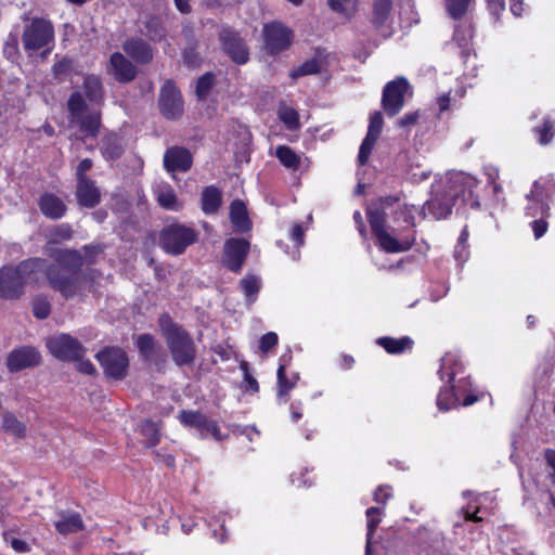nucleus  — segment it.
<instances>
[{
  "label": "nucleus",
  "mask_w": 555,
  "mask_h": 555,
  "mask_svg": "<svg viewBox=\"0 0 555 555\" xmlns=\"http://www.w3.org/2000/svg\"><path fill=\"white\" fill-rule=\"evenodd\" d=\"M74 231L69 223H60L50 227L47 230L46 236L49 244H60L73 237Z\"/></svg>",
  "instance_id": "36"
},
{
  "label": "nucleus",
  "mask_w": 555,
  "mask_h": 555,
  "mask_svg": "<svg viewBox=\"0 0 555 555\" xmlns=\"http://www.w3.org/2000/svg\"><path fill=\"white\" fill-rule=\"evenodd\" d=\"M158 204L168 210L178 211L182 204L179 202L173 189L167 184L162 183L156 189Z\"/></svg>",
  "instance_id": "29"
},
{
  "label": "nucleus",
  "mask_w": 555,
  "mask_h": 555,
  "mask_svg": "<svg viewBox=\"0 0 555 555\" xmlns=\"http://www.w3.org/2000/svg\"><path fill=\"white\" fill-rule=\"evenodd\" d=\"M68 120L88 137H96L101 126L100 112H87V105L80 92H74L67 102Z\"/></svg>",
  "instance_id": "8"
},
{
  "label": "nucleus",
  "mask_w": 555,
  "mask_h": 555,
  "mask_svg": "<svg viewBox=\"0 0 555 555\" xmlns=\"http://www.w3.org/2000/svg\"><path fill=\"white\" fill-rule=\"evenodd\" d=\"M537 219H534L530 225H531V229L533 231V234H534V237L538 240L540 237H542L546 231H547V228H548V223L546 221V218L547 217H535Z\"/></svg>",
  "instance_id": "57"
},
{
  "label": "nucleus",
  "mask_w": 555,
  "mask_h": 555,
  "mask_svg": "<svg viewBox=\"0 0 555 555\" xmlns=\"http://www.w3.org/2000/svg\"><path fill=\"white\" fill-rule=\"evenodd\" d=\"M470 0H447L449 13L454 18H460L465 14Z\"/></svg>",
  "instance_id": "51"
},
{
  "label": "nucleus",
  "mask_w": 555,
  "mask_h": 555,
  "mask_svg": "<svg viewBox=\"0 0 555 555\" xmlns=\"http://www.w3.org/2000/svg\"><path fill=\"white\" fill-rule=\"evenodd\" d=\"M102 155L108 160L119 158L124 152L121 138L116 133H109L102 139Z\"/></svg>",
  "instance_id": "31"
},
{
  "label": "nucleus",
  "mask_w": 555,
  "mask_h": 555,
  "mask_svg": "<svg viewBox=\"0 0 555 555\" xmlns=\"http://www.w3.org/2000/svg\"><path fill=\"white\" fill-rule=\"evenodd\" d=\"M383 128V115L380 112H375L371 115L370 125L367 129V137L378 139Z\"/></svg>",
  "instance_id": "52"
},
{
  "label": "nucleus",
  "mask_w": 555,
  "mask_h": 555,
  "mask_svg": "<svg viewBox=\"0 0 555 555\" xmlns=\"http://www.w3.org/2000/svg\"><path fill=\"white\" fill-rule=\"evenodd\" d=\"M414 210V205H403L397 209L396 216L398 219H402L408 227L413 228L415 225Z\"/></svg>",
  "instance_id": "54"
},
{
  "label": "nucleus",
  "mask_w": 555,
  "mask_h": 555,
  "mask_svg": "<svg viewBox=\"0 0 555 555\" xmlns=\"http://www.w3.org/2000/svg\"><path fill=\"white\" fill-rule=\"evenodd\" d=\"M160 422H154L145 420L140 426V434L144 438V443L149 448H153L158 444L160 440Z\"/></svg>",
  "instance_id": "34"
},
{
  "label": "nucleus",
  "mask_w": 555,
  "mask_h": 555,
  "mask_svg": "<svg viewBox=\"0 0 555 555\" xmlns=\"http://www.w3.org/2000/svg\"><path fill=\"white\" fill-rule=\"evenodd\" d=\"M124 52L138 64H149L154 56L151 44L140 37H131L122 43Z\"/></svg>",
  "instance_id": "20"
},
{
  "label": "nucleus",
  "mask_w": 555,
  "mask_h": 555,
  "mask_svg": "<svg viewBox=\"0 0 555 555\" xmlns=\"http://www.w3.org/2000/svg\"><path fill=\"white\" fill-rule=\"evenodd\" d=\"M400 201L399 195L379 197L367 208V219L377 245L386 253H402L409 250L414 242L415 234L403 235L395 228L386 225V210Z\"/></svg>",
  "instance_id": "3"
},
{
  "label": "nucleus",
  "mask_w": 555,
  "mask_h": 555,
  "mask_svg": "<svg viewBox=\"0 0 555 555\" xmlns=\"http://www.w3.org/2000/svg\"><path fill=\"white\" fill-rule=\"evenodd\" d=\"M483 173L487 176L488 183L493 184V191L498 193L501 190V185L495 183L499 178V169L492 165H488L483 167Z\"/></svg>",
  "instance_id": "59"
},
{
  "label": "nucleus",
  "mask_w": 555,
  "mask_h": 555,
  "mask_svg": "<svg viewBox=\"0 0 555 555\" xmlns=\"http://www.w3.org/2000/svg\"><path fill=\"white\" fill-rule=\"evenodd\" d=\"M44 267V259L28 258L17 266L0 268V298L18 299L24 294L25 285L37 283Z\"/></svg>",
  "instance_id": "4"
},
{
  "label": "nucleus",
  "mask_w": 555,
  "mask_h": 555,
  "mask_svg": "<svg viewBox=\"0 0 555 555\" xmlns=\"http://www.w3.org/2000/svg\"><path fill=\"white\" fill-rule=\"evenodd\" d=\"M278 377V398L282 400L283 403L287 402L289 391L295 387L297 380L299 379L298 374H294L292 378L286 376V366L285 364H280L276 373Z\"/></svg>",
  "instance_id": "30"
},
{
  "label": "nucleus",
  "mask_w": 555,
  "mask_h": 555,
  "mask_svg": "<svg viewBox=\"0 0 555 555\" xmlns=\"http://www.w3.org/2000/svg\"><path fill=\"white\" fill-rule=\"evenodd\" d=\"M76 196L78 204L87 208H93L101 199L100 190L91 179L77 181Z\"/></svg>",
  "instance_id": "24"
},
{
  "label": "nucleus",
  "mask_w": 555,
  "mask_h": 555,
  "mask_svg": "<svg viewBox=\"0 0 555 555\" xmlns=\"http://www.w3.org/2000/svg\"><path fill=\"white\" fill-rule=\"evenodd\" d=\"M73 361L77 362V369L79 372L89 374V375H92L95 373L94 365L91 363L90 360L85 359V356H82L79 359H74Z\"/></svg>",
  "instance_id": "62"
},
{
  "label": "nucleus",
  "mask_w": 555,
  "mask_h": 555,
  "mask_svg": "<svg viewBox=\"0 0 555 555\" xmlns=\"http://www.w3.org/2000/svg\"><path fill=\"white\" fill-rule=\"evenodd\" d=\"M93 166V163L90 158L82 159L76 168V178L77 181L89 180L86 176V172L89 171Z\"/></svg>",
  "instance_id": "61"
},
{
  "label": "nucleus",
  "mask_w": 555,
  "mask_h": 555,
  "mask_svg": "<svg viewBox=\"0 0 555 555\" xmlns=\"http://www.w3.org/2000/svg\"><path fill=\"white\" fill-rule=\"evenodd\" d=\"M230 219L236 232L245 233L251 228V222L247 216L246 206L240 199H235L231 203Z\"/></svg>",
  "instance_id": "25"
},
{
  "label": "nucleus",
  "mask_w": 555,
  "mask_h": 555,
  "mask_svg": "<svg viewBox=\"0 0 555 555\" xmlns=\"http://www.w3.org/2000/svg\"><path fill=\"white\" fill-rule=\"evenodd\" d=\"M377 139L365 137L362 141L359 150L358 160L360 165H364L371 155V152L373 150L374 144L376 143Z\"/></svg>",
  "instance_id": "53"
},
{
  "label": "nucleus",
  "mask_w": 555,
  "mask_h": 555,
  "mask_svg": "<svg viewBox=\"0 0 555 555\" xmlns=\"http://www.w3.org/2000/svg\"><path fill=\"white\" fill-rule=\"evenodd\" d=\"M135 346L142 358L152 359L155 351L159 349L155 338L151 334H141L135 339Z\"/></svg>",
  "instance_id": "41"
},
{
  "label": "nucleus",
  "mask_w": 555,
  "mask_h": 555,
  "mask_svg": "<svg viewBox=\"0 0 555 555\" xmlns=\"http://www.w3.org/2000/svg\"><path fill=\"white\" fill-rule=\"evenodd\" d=\"M376 343L391 354L402 353L413 346V340L408 336L401 338L379 337Z\"/></svg>",
  "instance_id": "33"
},
{
  "label": "nucleus",
  "mask_w": 555,
  "mask_h": 555,
  "mask_svg": "<svg viewBox=\"0 0 555 555\" xmlns=\"http://www.w3.org/2000/svg\"><path fill=\"white\" fill-rule=\"evenodd\" d=\"M72 69L73 61L67 57H64L61 61L56 62L52 67L54 77L60 81H64L67 75L72 72Z\"/></svg>",
  "instance_id": "49"
},
{
  "label": "nucleus",
  "mask_w": 555,
  "mask_h": 555,
  "mask_svg": "<svg viewBox=\"0 0 555 555\" xmlns=\"http://www.w3.org/2000/svg\"><path fill=\"white\" fill-rule=\"evenodd\" d=\"M478 184V179L472 175L448 172L443 182L433 185L430 198L424 204L421 214L426 216L428 212L436 220L447 219L459 199L464 206L478 209L480 203L474 191Z\"/></svg>",
  "instance_id": "1"
},
{
  "label": "nucleus",
  "mask_w": 555,
  "mask_h": 555,
  "mask_svg": "<svg viewBox=\"0 0 555 555\" xmlns=\"http://www.w3.org/2000/svg\"><path fill=\"white\" fill-rule=\"evenodd\" d=\"M150 363H152L157 371L163 372L167 364V357L164 353L162 347L159 346V349L155 351L154 357L152 359H145Z\"/></svg>",
  "instance_id": "60"
},
{
  "label": "nucleus",
  "mask_w": 555,
  "mask_h": 555,
  "mask_svg": "<svg viewBox=\"0 0 555 555\" xmlns=\"http://www.w3.org/2000/svg\"><path fill=\"white\" fill-rule=\"evenodd\" d=\"M54 37L51 21L43 17L24 18L22 43L29 56L38 51H42L43 55L49 54L54 47Z\"/></svg>",
  "instance_id": "6"
},
{
  "label": "nucleus",
  "mask_w": 555,
  "mask_h": 555,
  "mask_svg": "<svg viewBox=\"0 0 555 555\" xmlns=\"http://www.w3.org/2000/svg\"><path fill=\"white\" fill-rule=\"evenodd\" d=\"M240 286L248 304H253L261 288V281L259 276L249 274L240 281Z\"/></svg>",
  "instance_id": "40"
},
{
  "label": "nucleus",
  "mask_w": 555,
  "mask_h": 555,
  "mask_svg": "<svg viewBox=\"0 0 555 555\" xmlns=\"http://www.w3.org/2000/svg\"><path fill=\"white\" fill-rule=\"evenodd\" d=\"M51 257L57 264H48L44 272L49 285L64 298L81 295L88 284V278L82 272L83 258L75 249H55Z\"/></svg>",
  "instance_id": "2"
},
{
  "label": "nucleus",
  "mask_w": 555,
  "mask_h": 555,
  "mask_svg": "<svg viewBox=\"0 0 555 555\" xmlns=\"http://www.w3.org/2000/svg\"><path fill=\"white\" fill-rule=\"evenodd\" d=\"M555 193V183L551 178L534 181L531 191L526 195L528 204L525 208L529 217H548L550 199Z\"/></svg>",
  "instance_id": "10"
},
{
  "label": "nucleus",
  "mask_w": 555,
  "mask_h": 555,
  "mask_svg": "<svg viewBox=\"0 0 555 555\" xmlns=\"http://www.w3.org/2000/svg\"><path fill=\"white\" fill-rule=\"evenodd\" d=\"M210 418L197 411L183 410L179 414L180 423L185 427H192L199 431L202 438H205V428Z\"/></svg>",
  "instance_id": "27"
},
{
  "label": "nucleus",
  "mask_w": 555,
  "mask_h": 555,
  "mask_svg": "<svg viewBox=\"0 0 555 555\" xmlns=\"http://www.w3.org/2000/svg\"><path fill=\"white\" fill-rule=\"evenodd\" d=\"M392 0H372V23L375 27L386 26L391 20Z\"/></svg>",
  "instance_id": "26"
},
{
  "label": "nucleus",
  "mask_w": 555,
  "mask_h": 555,
  "mask_svg": "<svg viewBox=\"0 0 555 555\" xmlns=\"http://www.w3.org/2000/svg\"><path fill=\"white\" fill-rule=\"evenodd\" d=\"M158 324L175 364L192 365L196 358V347L191 335L168 313L159 317Z\"/></svg>",
  "instance_id": "5"
},
{
  "label": "nucleus",
  "mask_w": 555,
  "mask_h": 555,
  "mask_svg": "<svg viewBox=\"0 0 555 555\" xmlns=\"http://www.w3.org/2000/svg\"><path fill=\"white\" fill-rule=\"evenodd\" d=\"M410 83L404 77H398L386 83L382 94V107L389 117L396 116L404 105V95Z\"/></svg>",
  "instance_id": "13"
},
{
  "label": "nucleus",
  "mask_w": 555,
  "mask_h": 555,
  "mask_svg": "<svg viewBox=\"0 0 555 555\" xmlns=\"http://www.w3.org/2000/svg\"><path fill=\"white\" fill-rule=\"evenodd\" d=\"M38 206L41 214L52 220L63 218L67 211L65 202L60 196L51 192H44L40 195Z\"/></svg>",
  "instance_id": "21"
},
{
  "label": "nucleus",
  "mask_w": 555,
  "mask_h": 555,
  "mask_svg": "<svg viewBox=\"0 0 555 555\" xmlns=\"http://www.w3.org/2000/svg\"><path fill=\"white\" fill-rule=\"evenodd\" d=\"M193 157L190 151L181 146H172L164 154V168L172 177L175 172H186L191 169Z\"/></svg>",
  "instance_id": "18"
},
{
  "label": "nucleus",
  "mask_w": 555,
  "mask_h": 555,
  "mask_svg": "<svg viewBox=\"0 0 555 555\" xmlns=\"http://www.w3.org/2000/svg\"><path fill=\"white\" fill-rule=\"evenodd\" d=\"M95 358L108 378L120 380L127 376L129 359L121 348L106 347L99 351Z\"/></svg>",
  "instance_id": "12"
},
{
  "label": "nucleus",
  "mask_w": 555,
  "mask_h": 555,
  "mask_svg": "<svg viewBox=\"0 0 555 555\" xmlns=\"http://www.w3.org/2000/svg\"><path fill=\"white\" fill-rule=\"evenodd\" d=\"M219 39L223 50L236 64H245L249 59L248 49L240 35L231 28H222Z\"/></svg>",
  "instance_id": "17"
},
{
  "label": "nucleus",
  "mask_w": 555,
  "mask_h": 555,
  "mask_svg": "<svg viewBox=\"0 0 555 555\" xmlns=\"http://www.w3.org/2000/svg\"><path fill=\"white\" fill-rule=\"evenodd\" d=\"M198 233L195 229L180 223L166 225L159 235V243L163 249L171 255L178 256L196 242Z\"/></svg>",
  "instance_id": "9"
},
{
  "label": "nucleus",
  "mask_w": 555,
  "mask_h": 555,
  "mask_svg": "<svg viewBox=\"0 0 555 555\" xmlns=\"http://www.w3.org/2000/svg\"><path fill=\"white\" fill-rule=\"evenodd\" d=\"M463 363L459 356L454 353H446L441 358L440 369L438 374L440 378L451 384L450 387H442L437 396V406L441 411H449L452 408L460 405V386L455 385V377L463 373Z\"/></svg>",
  "instance_id": "7"
},
{
  "label": "nucleus",
  "mask_w": 555,
  "mask_h": 555,
  "mask_svg": "<svg viewBox=\"0 0 555 555\" xmlns=\"http://www.w3.org/2000/svg\"><path fill=\"white\" fill-rule=\"evenodd\" d=\"M40 363L39 352L31 347H23L11 351L7 365L11 372H18L23 369L35 366Z\"/></svg>",
  "instance_id": "19"
},
{
  "label": "nucleus",
  "mask_w": 555,
  "mask_h": 555,
  "mask_svg": "<svg viewBox=\"0 0 555 555\" xmlns=\"http://www.w3.org/2000/svg\"><path fill=\"white\" fill-rule=\"evenodd\" d=\"M321 70V63L318 59H310L306 62H304L298 67L294 68L289 76L293 79H297L304 76L308 75H314L318 74Z\"/></svg>",
  "instance_id": "43"
},
{
  "label": "nucleus",
  "mask_w": 555,
  "mask_h": 555,
  "mask_svg": "<svg viewBox=\"0 0 555 555\" xmlns=\"http://www.w3.org/2000/svg\"><path fill=\"white\" fill-rule=\"evenodd\" d=\"M221 192L218 188L210 185L202 192V209L206 215L217 212L221 205Z\"/></svg>",
  "instance_id": "32"
},
{
  "label": "nucleus",
  "mask_w": 555,
  "mask_h": 555,
  "mask_svg": "<svg viewBox=\"0 0 555 555\" xmlns=\"http://www.w3.org/2000/svg\"><path fill=\"white\" fill-rule=\"evenodd\" d=\"M215 77L211 73H206L197 79L196 82V95L198 98H205L214 86Z\"/></svg>",
  "instance_id": "50"
},
{
  "label": "nucleus",
  "mask_w": 555,
  "mask_h": 555,
  "mask_svg": "<svg viewBox=\"0 0 555 555\" xmlns=\"http://www.w3.org/2000/svg\"><path fill=\"white\" fill-rule=\"evenodd\" d=\"M2 428L15 438H24L26 436L25 424L10 412H5L2 415Z\"/></svg>",
  "instance_id": "39"
},
{
  "label": "nucleus",
  "mask_w": 555,
  "mask_h": 555,
  "mask_svg": "<svg viewBox=\"0 0 555 555\" xmlns=\"http://www.w3.org/2000/svg\"><path fill=\"white\" fill-rule=\"evenodd\" d=\"M392 496L391 488L387 485L379 486L373 493V500L377 504L385 505L387 501Z\"/></svg>",
  "instance_id": "58"
},
{
  "label": "nucleus",
  "mask_w": 555,
  "mask_h": 555,
  "mask_svg": "<svg viewBox=\"0 0 555 555\" xmlns=\"http://www.w3.org/2000/svg\"><path fill=\"white\" fill-rule=\"evenodd\" d=\"M544 459L547 467L552 470L548 476L553 482H555V450L545 449L544 450Z\"/></svg>",
  "instance_id": "63"
},
{
  "label": "nucleus",
  "mask_w": 555,
  "mask_h": 555,
  "mask_svg": "<svg viewBox=\"0 0 555 555\" xmlns=\"http://www.w3.org/2000/svg\"><path fill=\"white\" fill-rule=\"evenodd\" d=\"M249 242L245 238L231 237L223 246V264L232 272H241L249 253Z\"/></svg>",
  "instance_id": "16"
},
{
  "label": "nucleus",
  "mask_w": 555,
  "mask_h": 555,
  "mask_svg": "<svg viewBox=\"0 0 555 555\" xmlns=\"http://www.w3.org/2000/svg\"><path fill=\"white\" fill-rule=\"evenodd\" d=\"M366 516V545H365V555H371V545H372V538L373 534L378 527V525L382 521V518L384 516V508L372 506L369 507L365 512Z\"/></svg>",
  "instance_id": "28"
},
{
  "label": "nucleus",
  "mask_w": 555,
  "mask_h": 555,
  "mask_svg": "<svg viewBox=\"0 0 555 555\" xmlns=\"http://www.w3.org/2000/svg\"><path fill=\"white\" fill-rule=\"evenodd\" d=\"M53 525L60 534L77 533L85 529L81 516L70 511L57 512L53 519Z\"/></svg>",
  "instance_id": "23"
},
{
  "label": "nucleus",
  "mask_w": 555,
  "mask_h": 555,
  "mask_svg": "<svg viewBox=\"0 0 555 555\" xmlns=\"http://www.w3.org/2000/svg\"><path fill=\"white\" fill-rule=\"evenodd\" d=\"M305 231L301 223H295L292 227L289 238L295 243V249L292 253L285 249V253L289 254L293 260H298L300 257L299 248L305 244Z\"/></svg>",
  "instance_id": "42"
},
{
  "label": "nucleus",
  "mask_w": 555,
  "mask_h": 555,
  "mask_svg": "<svg viewBox=\"0 0 555 555\" xmlns=\"http://www.w3.org/2000/svg\"><path fill=\"white\" fill-rule=\"evenodd\" d=\"M49 351L62 361H73L86 354V348L74 337L61 333L47 340Z\"/></svg>",
  "instance_id": "14"
},
{
  "label": "nucleus",
  "mask_w": 555,
  "mask_h": 555,
  "mask_svg": "<svg viewBox=\"0 0 555 555\" xmlns=\"http://www.w3.org/2000/svg\"><path fill=\"white\" fill-rule=\"evenodd\" d=\"M144 26L146 29V36L154 42L160 41L166 36V30L158 17H150L145 22Z\"/></svg>",
  "instance_id": "45"
},
{
  "label": "nucleus",
  "mask_w": 555,
  "mask_h": 555,
  "mask_svg": "<svg viewBox=\"0 0 555 555\" xmlns=\"http://www.w3.org/2000/svg\"><path fill=\"white\" fill-rule=\"evenodd\" d=\"M275 156L287 169L297 170L300 166V157L287 145H279L275 150Z\"/></svg>",
  "instance_id": "38"
},
{
  "label": "nucleus",
  "mask_w": 555,
  "mask_h": 555,
  "mask_svg": "<svg viewBox=\"0 0 555 555\" xmlns=\"http://www.w3.org/2000/svg\"><path fill=\"white\" fill-rule=\"evenodd\" d=\"M113 76L119 82L132 81L137 76L135 66L120 52H114L109 57Z\"/></svg>",
  "instance_id": "22"
},
{
  "label": "nucleus",
  "mask_w": 555,
  "mask_h": 555,
  "mask_svg": "<svg viewBox=\"0 0 555 555\" xmlns=\"http://www.w3.org/2000/svg\"><path fill=\"white\" fill-rule=\"evenodd\" d=\"M534 133L538 135V141L541 145L548 144L555 134L554 124L550 119H545L543 124L534 128Z\"/></svg>",
  "instance_id": "46"
},
{
  "label": "nucleus",
  "mask_w": 555,
  "mask_h": 555,
  "mask_svg": "<svg viewBox=\"0 0 555 555\" xmlns=\"http://www.w3.org/2000/svg\"><path fill=\"white\" fill-rule=\"evenodd\" d=\"M278 116L288 130H296L300 126L298 112L285 102L279 104Z\"/></svg>",
  "instance_id": "37"
},
{
  "label": "nucleus",
  "mask_w": 555,
  "mask_h": 555,
  "mask_svg": "<svg viewBox=\"0 0 555 555\" xmlns=\"http://www.w3.org/2000/svg\"><path fill=\"white\" fill-rule=\"evenodd\" d=\"M264 49L270 55H278L291 48L294 31L282 22L273 21L262 27Z\"/></svg>",
  "instance_id": "11"
},
{
  "label": "nucleus",
  "mask_w": 555,
  "mask_h": 555,
  "mask_svg": "<svg viewBox=\"0 0 555 555\" xmlns=\"http://www.w3.org/2000/svg\"><path fill=\"white\" fill-rule=\"evenodd\" d=\"M240 369L244 374V383L246 384V388L253 392H257L259 390V384L257 379L249 373L248 362L242 361L240 363Z\"/></svg>",
  "instance_id": "55"
},
{
  "label": "nucleus",
  "mask_w": 555,
  "mask_h": 555,
  "mask_svg": "<svg viewBox=\"0 0 555 555\" xmlns=\"http://www.w3.org/2000/svg\"><path fill=\"white\" fill-rule=\"evenodd\" d=\"M418 119L417 112H411L402 116L397 120V126L400 128H406L416 124Z\"/></svg>",
  "instance_id": "64"
},
{
  "label": "nucleus",
  "mask_w": 555,
  "mask_h": 555,
  "mask_svg": "<svg viewBox=\"0 0 555 555\" xmlns=\"http://www.w3.org/2000/svg\"><path fill=\"white\" fill-rule=\"evenodd\" d=\"M159 109L167 119H179L183 115L181 92L171 80L166 81L160 89Z\"/></svg>",
  "instance_id": "15"
},
{
  "label": "nucleus",
  "mask_w": 555,
  "mask_h": 555,
  "mask_svg": "<svg viewBox=\"0 0 555 555\" xmlns=\"http://www.w3.org/2000/svg\"><path fill=\"white\" fill-rule=\"evenodd\" d=\"M86 96L90 102L100 103L103 99V86L95 75H87L82 85Z\"/></svg>",
  "instance_id": "35"
},
{
  "label": "nucleus",
  "mask_w": 555,
  "mask_h": 555,
  "mask_svg": "<svg viewBox=\"0 0 555 555\" xmlns=\"http://www.w3.org/2000/svg\"><path fill=\"white\" fill-rule=\"evenodd\" d=\"M359 0H327L332 11L345 16H351L358 8Z\"/></svg>",
  "instance_id": "44"
},
{
  "label": "nucleus",
  "mask_w": 555,
  "mask_h": 555,
  "mask_svg": "<svg viewBox=\"0 0 555 555\" xmlns=\"http://www.w3.org/2000/svg\"><path fill=\"white\" fill-rule=\"evenodd\" d=\"M279 340V337L276 333L274 332H268L263 336H261L259 340V349L262 352H268L270 349H272L274 346H276Z\"/></svg>",
  "instance_id": "56"
},
{
  "label": "nucleus",
  "mask_w": 555,
  "mask_h": 555,
  "mask_svg": "<svg viewBox=\"0 0 555 555\" xmlns=\"http://www.w3.org/2000/svg\"><path fill=\"white\" fill-rule=\"evenodd\" d=\"M33 312L37 319L43 320L51 312V305L47 297L37 296L33 300Z\"/></svg>",
  "instance_id": "47"
},
{
  "label": "nucleus",
  "mask_w": 555,
  "mask_h": 555,
  "mask_svg": "<svg viewBox=\"0 0 555 555\" xmlns=\"http://www.w3.org/2000/svg\"><path fill=\"white\" fill-rule=\"evenodd\" d=\"M3 54L11 62H15L18 59V38L15 34L9 35L3 47Z\"/></svg>",
  "instance_id": "48"
}]
</instances>
